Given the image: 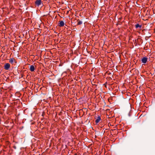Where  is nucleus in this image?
<instances>
[{"label":"nucleus","instance_id":"nucleus-2","mask_svg":"<svg viewBox=\"0 0 155 155\" xmlns=\"http://www.w3.org/2000/svg\"><path fill=\"white\" fill-rule=\"evenodd\" d=\"M41 3H42L41 0H36L35 2V5L38 6H40Z\"/></svg>","mask_w":155,"mask_h":155},{"label":"nucleus","instance_id":"nucleus-1","mask_svg":"<svg viewBox=\"0 0 155 155\" xmlns=\"http://www.w3.org/2000/svg\"><path fill=\"white\" fill-rule=\"evenodd\" d=\"M10 67V65L8 63H6L4 66V68L6 70H8Z\"/></svg>","mask_w":155,"mask_h":155},{"label":"nucleus","instance_id":"nucleus-3","mask_svg":"<svg viewBox=\"0 0 155 155\" xmlns=\"http://www.w3.org/2000/svg\"><path fill=\"white\" fill-rule=\"evenodd\" d=\"M9 62L10 63L12 64L17 63L16 60L13 58L10 59Z\"/></svg>","mask_w":155,"mask_h":155},{"label":"nucleus","instance_id":"nucleus-6","mask_svg":"<svg viewBox=\"0 0 155 155\" xmlns=\"http://www.w3.org/2000/svg\"><path fill=\"white\" fill-rule=\"evenodd\" d=\"M101 120V117L100 116H98L97 119L95 120L96 124H97L100 122V120Z\"/></svg>","mask_w":155,"mask_h":155},{"label":"nucleus","instance_id":"nucleus-5","mask_svg":"<svg viewBox=\"0 0 155 155\" xmlns=\"http://www.w3.org/2000/svg\"><path fill=\"white\" fill-rule=\"evenodd\" d=\"M58 26L60 27H63L64 25V23L63 21H58Z\"/></svg>","mask_w":155,"mask_h":155},{"label":"nucleus","instance_id":"nucleus-8","mask_svg":"<svg viewBox=\"0 0 155 155\" xmlns=\"http://www.w3.org/2000/svg\"><path fill=\"white\" fill-rule=\"evenodd\" d=\"M135 26L136 28H137L138 27L140 28H141L142 27V25H140L138 24H137L135 25Z\"/></svg>","mask_w":155,"mask_h":155},{"label":"nucleus","instance_id":"nucleus-9","mask_svg":"<svg viewBox=\"0 0 155 155\" xmlns=\"http://www.w3.org/2000/svg\"><path fill=\"white\" fill-rule=\"evenodd\" d=\"M77 21H78L77 25H81L82 24V21H80L79 19Z\"/></svg>","mask_w":155,"mask_h":155},{"label":"nucleus","instance_id":"nucleus-7","mask_svg":"<svg viewBox=\"0 0 155 155\" xmlns=\"http://www.w3.org/2000/svg\"><path fill=\"white\" fill-rule=\"evenodd\" d=\"M30 70L31 71H34L35 70V66L33 65H31L30 67Z\"/></svg>","mask_w":155,"mask_h":155},{"label":"nucleus","instance_id":"nucleus-4","mask_svg":"<svg viewBox=\"0 0 155 155\" xmlns=\"http://www.w3.org/2000/svg\"><path fill=\"white\" fill-rule=\"evenodd\" d=\"M147 58L146 57H143L141 59V61L142 63L145 64L147 61Z\"/></svg>","mask_w":155,"mask_h":155}]
</instances>
